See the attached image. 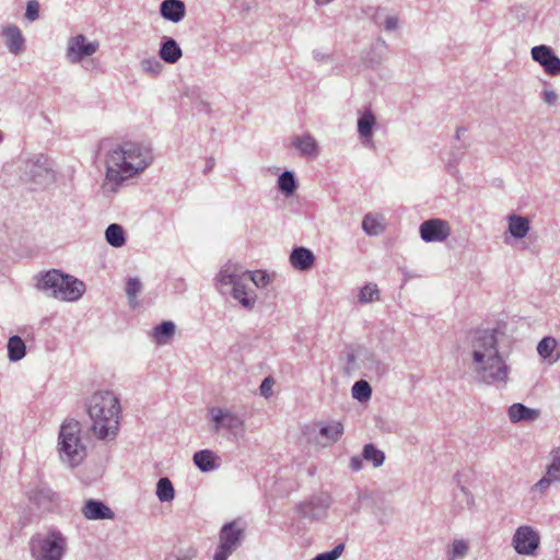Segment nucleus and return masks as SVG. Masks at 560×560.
I'll return each mask as SVG.
<instances>
[{"instance_id": "obj_47", "label": "nucleus", "mask_w": 560, "mask_h": 560, "mask_svg": "<svg viewBox=\"0 0 560 560\" xmlns=\"http://www.w3.org/2000/svg\"><path fill=\"white\" fill-rule=\"evenodd\" d=\"M555 481H557V479H553V477L549 476L547 470L546 475L534 485L533 489L539 492H545Z\"/></svg>"}, {"instance_id": "obj_43", "label": "nucleus", "mask_w": 560, "mask_h": 560, "mask_svg": "<svg viewBox=\"0 0 560 560\" xmlns=\"http://www.w3.org/2000/svg\"><path fill=\"white\" fill-rule=\"evenodd\" d=\"M243 278H244V273L237 275V273L228 272L226 270H222V271H220V273L217 277V283L220 287L232 285V288H233L235 285V283L241 281Z\"/></svg>"}, {"instance_id": "obj_57", "label": "nucleus", "mask_w": 560, "mask_h": 560, "mask_svg": "<svg viewBox=\"0 0 560 560\" xmlns=\"http://www.w3.org/2000/svg\"><path fill=\"white\" fill-rule=\"evenodd\" d=\"M165 560H174V557H168Z\"/></svg>"}, {"instance_id": "obj_11", "label": "nucleus", "mask_w": 560, "mask_h": 560, "mask_svg": "<svg viewBox=\"0 0 560 560\" xmlns=\"http://www.w3.org/2000/svg\"><path fill=\"white\" fill-rule=\"evenodd\" d=\"M100 48L97 40H88L83 34H78L69 38L67 44L66 57L71 63H79L84 58L94 55Z\"/></svg>"}, {"instance_id": "obj_38", "label": "nucleus", "mask_w": 560, "mask_h": 560, "mask_svg": "<svg viewBox=\"0 0 560 560\" xmlns=\"http://www.w3.org/2000/svg\"><path fill=\"white\" fill-rule=\"evenodd\" d=\"M362 229L369 235H378L383 231L380 220L372 213H368L363 218Z\"/></svg>"}, {"instance_id": "obj_41", "label": "nucleus", "mask_w": 560, "mask_h": 560, "mask_svg": "<svg viewBox=\"0 0 560 560\" xmlns=\"http://www.w3.org/2000/svg\"><path fill=\"white\" fill-rule=\"evenodd\" d=\"M245 280H250L257 288H264L269 283V276L266 271H246L244 272Z\"/></svg>"}, {"instance_id": "obj_37", "label": "nucleus", "mask_w": 560, "mask_h": 560, "mask_svg": "<svg viewBox=\"0 0 560 560\" xmlns=\"http://www.w3.org/2000/svg\"><path fill=\"white\" fill-rule=\"evenodd\" d=\"M358 300L361 304L372 303L380 300V291L375 283H368L361 288Z\"/></svg>"}, {"instance_id": "obj_56", "label": "nucleus", "mask_w": 560, "mask_h": 560, "mask_svg": "<svg viewBox=\"0 0 560 560\" xmlns=\"http://www.w3.org/2000/svg\"><path fill=\"white\" fill-rule=\"evenodd\" d=\"M3 139V136H2V132L0 131V142L2 141Z\"/></svg>"}, {"instance_id": "obj_7", "label": "nucleus", "mask_w": 560, "mask_h": 560, "mask_svg": "<svg viewBox=\"0 0 560 560\" xmlns=\"http://www.w3.org/2000/svg\"><path fill=\"white\" fill-rule=\"evenodd\" d=\"M245 539V527L240 520L225 523L219 532V545L213 555V560H228L236 551Z\"/></svg>"}, {"instance_id": "obj_18", "label": "nucleus", "mask_w": 560, "mask_h": 560, "mask_svg": "<svg viewBox=\"0 0 560 560\" xmlns=\"http://www.w3.org/2000/svg\"><path fill=\"white\" fill-rule=\"evenodd\" d=\"M509 419L513 423L534 422L540 417V410L525 406L521 402L511 405L508 409Z\"/></svg>"}, {"instance_id": "obj_49", "label": "nucleus", "mask_w": 560, "mask_h": 560, "mask_svg": "<svg viewBox=\"0 0 560 560\" xmlns=\"http://www.w3.org/2000/svg\"><path fill=\"white\" fill-rule=\"evenodd\" d=\"M542 100L548 105H553L558 101V95L555 91L551 90H544L542 91Z\"/></svg>"}, {"instance_id": "obj_14", "label": "nucleus", "mask_w": 560, "mask_h": 560, "mask_svg": "<svg viewBox=\"0 0 560 560\" xmlns=\"http://www.w3.org/2000/svg\"><path fill=\"white\" fill-rule=\"evenodd\" d=\"M530 55L534 61L538 62L544 71L550 77L560 74V58L553 49L547 45H538L532 48Z\"/></svg>"}, {"instance_id": "obj_26", "label": "nucleus", "mask_w": 560, "mask_h": 560, "mask_svg": "<svg viewBox=\"0 0 560 560\" xmlns=\"http://www.w3.org/2000/svg\"><path fill=\"white\" fill-rule=\"evenodd\" d=\"M194 464L198 467V469L202 472H209L219 467L215 463L218 456L211 450H201L194 454Z\"/></svg>"}, {"instance_id": "obj_21", "label": "nucleus", "mask_w": 560, "mask_h": 560, "mask_svg": "<svg viewBox=\"0 0 560 560\" xmlns=\"http://www.w3.org/2000/svg\"><path fill=\"white\" fill-rule=\"evenodd\" d=\"M231 295L234 300L246 310L252 311L255 307L256 294L254 291L248 292L245 278L236 282L231 290Z\"/></svg>"}, {"instance_id": "obj_53", "label": "nucleus", "mask_w": 560, "mask_h": 560, "mask_svg": "<svg viewBox=\"0 0 560 560\" xmlns=\"http://www.w3.org/2000/svg\"><path fill=\"white\" fill-rule=\"evenodd\" d=\"M214 163H215V162H214V159H213V158H209V159L207 160V162H206V167H205V170H203V173H205V174L210 173V172L213 170V167H214Z\"/></svg>"}, {"instance_id": "obj_19", "label": "nucleus", "mask_w": 560, "mask_h": 560, "mask_svg": "<svg viewBox=\"0 0 560 560\" xmlns=\"http://www.w3.org/2000/svg\"><path fill=\"white\" fill-rule=\"evenodd\" d=\"M160 13L163 19L178 23L185 16L186 7L182 0H164L160 5Z\"/></svg>"}, {"instance_id": "obj_32", "label": "nucleus", "mask_w": 560, "mask_h": 560, "mask_svg": "<svg viewBox=\"0 0 560 560\" xmlns=\"http://www.w3.org/2000/svg\"><path fill=\"white\" fill-rule=\"evenodd\" d=\"M278 188L285 197H290L295 192L298 183L293 172L284 171L278 177Z\"/></svg>"}, {"instance_id": "obj_48", "label": "nucleus", "mask_w": 560, "mask_h": 560, "mask_svg": "<svg viewBox=\"0 0 560 560\" xmlns=\"http://www.w3.org/2000/svg\"><path fill=\"white\" fill-rule=\"evenodd\" d=\"M399 21L396 16H387L384 22V28L388 32L396 31L398 28Z\"/></svg>"}, {"instance_id": "obj_15", "label": "nucleus", "mask_w": 560, "mask_h": 560, "mask_svg": "<svg viewBox=\"0 0 560 560\" xmlns=\"http://www.w3.org/2000/svg\"><path fill=\"white\" fill-rule=\"evenodd\" d=\"M1 35L5 38V46L11 54L18 56L25 50V38L16 25L3 26Z\"/></svg>"}, {"instance_id": "obj_20", "label": "nucleus", "mask_w": 560, "mask_h": 560, "mask_svg": "<svg viewBox=\"0 0 560 560\" xmlns=\"http://www.w3.org/2000/svg\"><path fill=\"white\" fill-rule=\"evenodd\" d=\"M315 256L313 252L306 247H295L290 255V264L296 270L305 271L313 267Z\"/></svg>"}, {"instance_id": "obj_44", "label": "nucleus", "mask_w": 560, "mask_h": 560, "mask_svg": "<svg viewBox=\"0 0 560 560\" xmlns=\"http://www.w3.org/2000/svg\"><path fill=\"white\" fill-rule=\"evenodd\" d=\"M345 550V544H338L330 551L322 552L312 560H337Z\"/></svg>"}, {"instance_id": "obj_28", "label": "nucleus", "mask_w": 560, "mask_h": 560, "mask_svg": "<svg viewBox=\"0 0 560 560\" xmlns=\"http://www.w3.org/2000/svg\"><path fill=\"white\" fill-rule=\"evenodd\" d=\"M176 326L171 320H165L154 327L152 337L158 345H166L175 334Z\"/></svg>"}, {"instance_id": "obj_40", "label": "nucleus", "mask_w": 560, "mask_h": 560, "mask_svg": "<svg viewBox=\"0 0 560 560\" xmlns=\"http://www.w3.org/2000/svg\"><path fill=\"white\" fill-rule=\"evenodd\" d=\"M142 72L151 75H158L163 69V65L156 58H147L140 62Z\"/></svg>"}, {"instance_id": "obj_8", "label": "nucleus", "mask_w": 560, "mask_h": 560, "mask_svg": "<svg viewBox=\"0 0 560 560\" xmlns=\"http://www.w3.org/2000/svg\"><path fill=\"white\" fill-rule=\"evenodd\" d=\"M331 502V497L326 492H322L299 503L295 511L303 518L319 521L327 515V511L330 508Z\"/></svg>"}, {"instance_id": "obj_35", "label": "nucleus", "mask_w": 560, "mask_h": 560, "mask_svg": "<svg viewBox=\"0 0 560 560\" xmlns=\"http://www.w3.org/2000/svg\"><path fill=\"white\" fill-rule=\"evenodd\" d=\"M156 497L161 502H171L175 497L174 487L166 477L160 478L156 483Z\"/></svg>"}, {"instance_id": "obj_52", "label": "nucleus", "mask_w": 560, "mask_h": 560, "mask_svg": "<svg viewBox=\"0 0 560 560\" xmlns=\"http://www.w3.org/2000/svg\"><path fill=\"white\" fill-rule=\"evenodd\" d=\"M459 490L463 493V495L466 498L467 505L472 506L475 503V500H474L471 492L464 486H460Z\"/></svg>"}, {"instance_id": "obj_10", "label": "nucleus", "mask_w": 560, "mask_h": 560, "mask_svg": "<svg viewBox=\"0 0 560 560\" xmlns=\"http://www.w3.org/2000/svg\"><path fill=\"white\" fill-rule=\"evenodd\" d=\"M26 174H28L32 180L40 186L54 183L56 179L54 171V162L46 155H38L26 162Z\"/></svg>"}, {"instance_id": "obj_27", "label": "nucleus", "mask_w": 560, "mask_h": 560, "mask_svg": "<svg viewBox=\"0 0 560 560\" xmlns=\"http://www.w3.org/2000/svg\"><path fill=\"white\" fill-rule=\"evenodd\" d=\"M530 228L529 220L526 217L511 214L509 217V232L515 238L526 236Z\"/></svg>"}, {"instance_id": "obj_9", "label": "nucleus", "mask_w": 560, "mask_h": 560, "mask_svg": "<svg viewBox=\"0 0 560 560\" xmlns=\"http://www.w3.org/2000/svg\"><path fill=\"white\" fill-rule=\"evenodd\" d=\"M211 419L214 423L213 431L221 429L229 431L234 436H242L245 432L244 419L235 412L224 408H211Z\"/></svg>"}, {"instance_id": "obj_4", "label": "nucleus", "mask_w": 560, "mask_h": 560, "mask_svg": "<svg viewBox=\"0 0 560 560\" xmlns=\"http://www.w3.org/2000/svg\"><path fill=\"white\" fill-rule=\"evenodd\" d=\"M36 288L61 301H78L85 292V284L73 276L51 269L36 277Z\"/></svg>"}, {"instance_id": "obj_36", "label": "nucleus", "mask_w": 560, "mask_h": 560, "mask_svg": "<svg viewBox=\"0 0 560 560\" xmlns=\"http://www.w3.org/2000/svg\"><path fill=\"white\" fill-rule=\"evenodd\" d=\"M351 393L354 399L364 402L371 398L372 387L366 381L360 380L353 384Z\"/></svg>"}, {"instance_id": "obj_1", "label": "nucleus", "mask_w": 560, "mask_h": 560, "mask_svg": "<svg viewBox=\"0 0 560 560\" xmlns=\"http://www.w3.org/2000/svg\"><path fill=\"white\" fill-rule=\"evenodd\" d=\"M499 329L476 328L467 332L466 347L478 382L503 387L506 385L510 368L499 350Z\"/></svg>"}, {"instance_id": "obj_50", "label": "nucleus", "mask_w": 560, "mask_h": 560, "mask_svg": "<svg viewBox=\"0 0 560 560\" xmlns=\"http://www.w3.org/2000/svg\"><path fill=\"white\" fill-rule=\"evenodd\" d=\"M259 388L260 394L265 397H268L271 392V380L269 377L265 378Z\"/></svg>"}, {"instance_id": "obj_29", "label": "nucleus", "mask_w": 560, "mask_h": 560, "mask_svg": "<svg viewBox=\"0 0 560 560\" xmlns=\"http://www.w3.org/2000/svg\"><path fill=\"white\" fill-rule=\"evenodd\" d=\"M106 242L116 248L122 247L126 244L125 231L121 225L112 223L105 231Z\"/></svg>"}, {"instance_id": "obj_39", "label": "nucleus", "mask_w": 560, "mask_h": 560, "mask_svg": "<svg viewBox=\"0 0 560 560\" xmlns=\"http://www.w3.org/2000/svg\"><path fill=\"white\" fill-rule=\"evenodd\" d=\"M468 544L463 539H455L452 542L451 549L448 551L450 560H455L457 558H464L468 552Z\"/></svg>"}, {"instance_id": "obj_45", "label": "nucleus", "mask_w": 560, "mask_h": 560, "mask_svg": "<svg viewBox=\"0 0 560 560\" xmlns=\"http://www.w3.org/2000/svg\"><path fill=\"white\" fill-rule=\"evenodd\" d=\"M25 16L28 21L33 22L39 16V3L36 0H30L26 4Z\"/></svg>"}, {"instance_id": "obj_3", "label": "nucleus", "mask_w": 560, "mask_h": 560, "mask_svg": "<svg viewBox=\"0 0 560 560\" xmlns=\"http://www.w3.org/2000/svg\"><path fill=\"white\" fill-rule=\"evenodd\" d=\"M92 421L90 430L100 440L114 439L119 429V399L113 392H96L85 404Z\"/></svg>"}, {"instance_id": "obj_46", "label": "nucleus", "mask_w": 560, "mask_h": 560, "mask_svg": "<svg viewBox=\"0 0 560 560\" xmlns=\"http://www.w3.org/2000/svg\"><path fill=\"white\" fill-rule=\"evenodd\" d=\"M393 514H394L393 509L385 508V509H378V511L375 513V516H376L378 524L384 526L390 522Z\"/></svg>"}, {"instance_id": "obj_30", "label": "nucleus", "mask_w": 560, "mask_h": 560, "mask_svg": "<svg viewBox=\"0 0 560 560\" xmlns=\"http://www.w3.org/2000/svg\"><path fill=\"white\" fill-rule=\"evenodd\" d=\"M26 354V347L24 341L19 336H12L8 341V358L11 362H16L23 359Z\"/></svg>"}, {"instance_id": "obj_12", "label": "nucleus", "mask_w": 560, "mask_h": 560, "mask_svg": "<svg viewBox=\"0 0 560 560\" xmlns=\"http://www.w3.org/2000/svg\"><path fill=\"white\" fill-rule=\"evenodd\" d=\"M540 537L533 527L520 526L513 536L512 545L518 555L532 556L539 547Z\"/></svg>"}, {"instance_id": "obj_13", "label": "nucleus", "mask_w": 560, "mask_h": 560, "mask_svg": "<svg viewBox=\"0 0 560 560\" xmlns=\"http://www.w3.org/2000/svg\"><path fill=\"white\" fill-rule=\"evenodd\" d=\"M420 236L425 243L443 242L451 235V226L442 219H429L419 228Z\"/></svg>"}, {"instance_id": "obj_22", "label": "nucleus", "mask_w": 560, "mask_h": 560, "mask_svg": "<svg viewBox=\"0 0 560 560\" xmlns=\"http://www.w3.org/2000/svg\"><path fill=\"white\" fill-rule=\"evenodd\" d=\"M27 495L30 501L45 509L59 499L58 494L47 486H36L27 492Z\"/></svg>"}, {"instance_id": "obj_54", "label": "nucleus", "mask_w": 560, "mask_h": 560, "mask_svg": "<svg viewBox=\"0 0 560 560\" xmlns=\"http://www.w3.org/2000/svg\"><path fill=\"white\" fill-rule=\"evenodd\" d=\"M465 130H466V129H465L464 127H458V128L456 129L455 139H456V140H459V139H460V135H462V132H464Z\"/></svg>"}, {"instance_id": "obj_23", "label": "nucleus", "mask_w": 560, "mask_h": 560, "mask_svg": "<svg viewBox=\"0 0 560 560\" xmlns=\"http://www.w3.org/2000/svg\"><path fill=\"white\" fill-rule=\"evenodd\" d=\"M159 56L167 63H175L182 58L183 51L174 38L164 36L161 42Z\"/></svg>"}, {"instance_id": "obj_16", "label": "nucleus", "mask_w": 560, "mask_h": 560, "mask_svg": "<svg viewBox=\"0 0 560 560\" xmlns=\"http://www.w3.org/2000/svg\"><path fill=\"white\" fill-rule=\"evenodd\" d=\"M81 512L86 520H113L115 513L100 500L89 499L83 504Z\"/></svg>"}, {"instance_id": "obj_5", "label": "nucleus", "mask_w": 560, "mask_h": 560, "mask_svg": "<svg viewBox=\"0 0 560 560\" xmlns=\"http://www.w3.org/2000/svg\"><path fill=\"white\" fill-rule=\"evenodd\" d=\"M81 432V423L75 419H66L60 425L58 455L60 460L70 468L81 465L88 455V448L82 441Z\"/></svg>"}, {"instance_id": "obj_42", "label": "nucleus", "mask_w": 560, "mask_h": 560, "mask_svg": "<svg viewBox=\"0 0 560 560\" xmlns=\"http://www.w3.org/2000/svg\"><path fill=\"white\" fill-rule=\"evenodd\" d=\"M550 456L551 463L547 466L548 475L560 481V447L552 450Z\"/></svg>"}, {"instance_id": "obj_33", "label": "nucleus", "mask_w": 560, "mask_h": 560, "mask_svg": "<svg viewBox=\"0 0 560 560\" xmlns=\"http://www.w3.org/2000/svg\"><path fill=\"white\" fill-rule=\"evenodd\" d=\"M362 458L371 462L374 467H380L384 464L385 454L378 450L374 444L369 443L363 446Z\"/></svg>"}, {"instance_id": "obj_2", "label": "nucleus", "mask_w": 560, "mask_h": 560, "mask_svg": "<svg viewBox=\"0 0 560 560\" xmlns=\"http://www.w3.org/2000/svg\"><path fill=\"white\" fill-rule=\"evenodd\" d=\"M153 161L149 145L126 141L106 154V179L115 185L144 171Z\"/></svg>"}, {"instance_id": "obj_55", "label": "nucleus", "mask_w": 560, "mask_h": 560, "mask_svg": "<svg viewBox=\"0 0 560 560\" xmlns=\"http://www.w3.org/2000/svg\"><path fill=\"white\" fill-rule=\"evenodd\" d=\"M174 560H191V556L174 557Z\"/></svg>"}, {"instance_id": "obj_31", "label": "nucleus", "mask_w": 560, "mask_h": 560, "mask_svg": "<svg viewBox=\"0 0 560 560\" xmlns=\"http://www.w3.org/2000/svg\"><path fill=\"white\" fill-rule=\"evenodd\" d=\"M142 282L138 277H130L126 282V295L129 302V305L132 308H136L139 305L138 295L142 292Z\"/></svg>"}, {"instance_id": "obj_6", "label": "nucleus", "mask_w": 560, "mask_h": 560, "mask_svg": "<svg viewBox=\"0 0 560 560\" xmlns=\"http://www.w3.org/2000/svg\"><path fill=\"white\" fill-rule=\"evenodd\" d=\"M28 548L33 560H63L68 541L60 530L49 529L46 533L33 535Z\"/></svg>"}, {"instance_id": "obj_17", "label": "nucleus", "mask_w": 560, "mask_h": 560, "mask_svg": "<svg viewBox=\"0 0 560 560\" xmlns=\"http://www.w3.org/2000/svg\"><path fill=\"white\" fill-rule=\"evenodd\" d=\"M291 145L300 152L301 156L304 158L314 159L319 154L318 143L310 133L292 137Z\"/></svg>"}, {"instance_id": "obj_51", "label": "nucleus", "mask_w": 560, "mask_h": 560, "mask_svg": "<svg viewBox=\"0 0 560 560\" xmlns=\"http://www.w3.org/2000/svg\"><path fill=\"white\" fill-rule=\"evenodd\" d=\"M362 457L359 456H352L349 463V467L353 471H359L362 468Z\"/></svg>"}, {"instance_id": "obj_24", "label": "nucleus", "mask_w": 560, "mask_h": 560, "mask_svg": "<svg viewBox=\"0 0 560 560\" xmlns=\"http://www.w3.org/2000/svg\"><path fill=\"white\" fill-rule=\"evenodd\" d=\"M558 346L556 338L551 336L544 337L537 345V352L539 357L547 361L548 364H555L560 360V353L555 352Z\"/></svg>"}, {"instance_id": "obj_25", "label": "nucleus", "mask_w": 560, "mask_h": 560, "mask_svg": "<svg viewBox=\"0 0 560 560\" xmlns=\"http://www.w3.org/2000/svg\"><path fill=\"white\" fill-rule=\"evenodd\" d=\"M319 436L326 441L327 444L336 443L343 434V425L340 421L320 422Z\"/></svg>"}, {"instance_id": "obj_34", "label": "nucleus", "mask_w": 560, "mask_h": 560, "mask_svg": "<svg viewBox=\"0 0 560 560\" xmlns=\"http://www.w3.org/2000/svg\"><path fill=\"white\" fill-rule=\"evenodd\" d=\"M375 122L376 119L372 112H365L358 120V131L360 137L363 139L371 138Z\"/></svg>"}]
</instances>
